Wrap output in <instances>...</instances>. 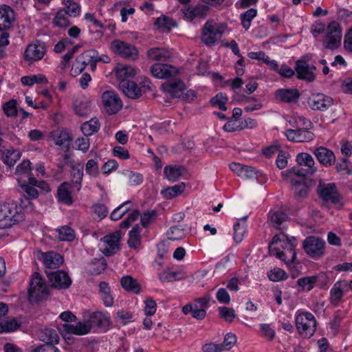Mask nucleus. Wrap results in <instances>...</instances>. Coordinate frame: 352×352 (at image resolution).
I'll return each mask as SVG.
<instances>
[{"mask_svg":"<svg viewBox=\"0 0 352 352\" xmlns=\"http://www.w3.org/2000/svg\"><path fill=\"white\" fill-rule=\"evenodd\" d=\"M84 317H88L86 320L87 322H89L91 329L93 326H96L106 331L108 330L111 324L109 314L102 311H94L91 313L89 311H86L84 314Z\"/></svg>","mask_w":352,"mask_h":352,"instance_id":"nucleus-11","label":"nucleus"},{"mask_svg":"<svg viewBox=\"0 0 352 352\" xmlns=\"http://www.w3.org/2000/svg\"><path fill=\"white\" fill-rule=\"evenodd\" d=\"M2 109L6 116H16L17 115L16 100L14 99L10 100L3 104Z\"/></svg>","mask_w":352,"mask_h":352,"instance_id":"nucleus-54","label":"nucleus"},{"mask_svg":"<svg viewBox=\"0 0 352 352\" xmlns=\"http://www.w3.org/2000/svg\"><path fill=\"white\" fill-rule=\"evenodd\" d=\"M58 238L60 241H72L75 237V232L70 227L65 226L57 229Z\"/></svg>","mask_w":352,"mask_h":352,"instance_id":"nucleus-51","label":"nucleus"},{"mask_svg":"<svg viewBox=\"0 0 352 352\" xmlns=\"http://www.w3.org/2000/svg\"><path fill=\"white\" fill-rule=\"evenodd\" d=\"M42 259L45 266L49 269H56L63 263V256L54 252L42 254Z\"/></svg>","mask_w":352,"mask_h":352,"instance_id":"nucleus-27","label":"nucleus"},{"mask_svg":"<svg viewBox=\"0 0 352 352\" xmlns=\"http://www.w3.org/2000/svg\"><path fill=\"white\" fill-rule=\"evenodd\" d=\"M21 321L14 318H8L0 322V333H10L20 328Z\"/></svg>","mask_w":352,"mask_h":352,"instance_id":"nucleus-39","label":"nucleus"},{"mask_svg":"<svg viewBox=\"0 0 352 352\" xmlns=\"http://www.w3.org/2000/svg\"><path fill=\"white\" fill-rule=\"evenodd\" d=\"M56 145L68 146L72 139L69 134L65 131H54L52 135Z\"/></svg>","mask_w":352,"mask_h":352,"instance_id":"nucleus-46","label":"nucleus"},{"mask_svg":"<svg viewBox=\"0 0 352 352\" xmlns=\"http://www.w3.org/2000/svg\"><path fill=\"white\" fill-rule=\"evenodd\" d=\"M32 352H59V350L53 344H43L34 347Z\"/></svg>","mask_w":352,"mask_h":352,"instance_id":"nucleus-64","label":"nucleus"},{"mask_svg":"<svg viewBox=\"0 0 352 352\" xmlns=\"http://www.w3.org/2000/svg\"><path fill=\"white\" fill-rule=\"evenodd\" d=\"M129 235L127 243L129 248L133 249L138 248L141 243L140 228L139 225H135L129 232Z\"/></svg>","mask_w":352,"mask_h":352,"instance_id":"nucleus-43","label":"nucleus"},{"mask_svg":"<svg viewBox=\"0 0 352 352\" xmlns=\"http://www.w3.org/2000/svg\"><path fill=\"white\" fill-rule=\"evenodd\" d=\"M86 173L93 177H97L99 175L98 161L97 159H91L85 164Z\"/></svg>","mask_w":352,"mask_h":352,"instance_id":"nucleus-53","label":"nucleus"},{"mask_svg":"<svg viewBox=\"0 0 352 352\" xmlns=\"http://www.w3.org/2000/svg\"><path fill=\"white\" fill-rule=\"evenodd\" d=\"M68 16L65 12L60 10L56 13L53 22L58 27H67L70 23Z\"/></svg>","mask_w":352,"mask_h":352,"instance_id":"nucleus-56","label":"nucleus"},{"mask_svg":"<svg viewBox=\"0 0 352 352\" xmlns=\"http://www.w3.org/2000/svg\"><path fill=\"white\" fill-rule=\"evenodd\" d=\"M314 153L319 162L324 166H331L336 161V157L333 151L325 147L317 148Z\"/></svg>","mask_w":352,"mask_h":352,"instance_id":"nucleus-24","label":"nucleus"},{"mask_svg":"<svg viewBox=\"0 0 352 352\" xmlns=\"http://www.w3.org/2000/svg\"><path fill=\"white\" fill-rule=\"evenodd\" d=\"M317 192L319 197L324 203L333 204H338L342 199L334 183H324L320 182L317 186Z\"/></svg>","mask_w":352,"mask_h":352,"instance_id":"nucleus-7","label":"nucleus"},{"mask_svg":"<svg viewBox=\"0 0 352 352\" xmlns=\"http://www.w3.org/2000/svg\"><path fill=\"white\" fill-rule=\"evenodd\" d=\"M209 8L204 5H197L195 6H189L182 10L185 18L192 21L194 19H203L206 16Z\"/></svg>","mask_w":352,"mask_h":352,"instance_id":"nucleus-23","label":"nucleus"},{"mask_svg":"<svg viewBox=\"0 0 352 352\" xmlns=\"http://www.w3.org/2000/svg\"><path fill=\"white\" fill-rule=\"evenodd\" d=\"M17 206L15 203L0 204V229H6L18 222Z\"/></svg>","mask_w":352,"mask_h":352,"instance_id":"nucleus-5","label":"nucleus"},{"mask_svg":"<svg viewBox=\"0 0 352 352\" xmlns=\"http://www.w3.org/2000/svg\"><path fill=\"white\" fill-rule=\"evenodd\" d=\"M307 102L311 109L324 111L333 105V100L323 94H315L308 98Z\"/></svg>","mask_w":352,"mask_h":352,"instance_id":"nucleus-15","label":"nucleus"},{"mask_svg":"<svg viewBox=\"0 0 352 352\" xmlns=\"http://www.w3.org/2000/svg\"><path fill=\"white\" fill-rule=\"evenodd\" d=\"M105 112L109 115L116 114L122 107V102L113 91H106L101 96Z\"/></svg>","mask_w":352,"mask_h":352,"instance_id":"nucleus-9","label":"nucleus"},{"mask_svg":"<svg viewBox=\"0 0 352 352\" xmlns=\"http://www.w3.org/2000/svg\"><path fill=\"white\" fill-rule=\"evenodd\" d=\"M296 326L301 336L309 338L316 331V320L311 313L303 312L296 316Z\"/></svg>","mask_w":352,"mask_h":352,"instance_id":"nucleus-3","label":"nucleus"},{"mask_svg":"<svg viewBox=\"0 0 352 352\" xmlns=\"http://www.w3.org/2000/svg\"><path fill=\"white\" fill-rule=\"evenodd\" d=\"M220 316L228 322H232L236 318L234 310L232 308L221 307L219 308Z\"/></svg>","mask_w":352,"mask_h":352,"instance_id":"nucleus-59","label":"nucleus"},{"mask_svg":"<svg viewBox=\"0 0 352 352\" xmlns=\"http://www.w3.org/2000/svg\"><path fill=\"white\" fill-rule=\"evenodd\" d=\"M285 134L288 140L296 142H309L315 137L311 131L303 129H287Z\"/></svg>","mask_w":352,"mask_h":352,"instance_id":"nucleus-20","label":"nucleus"},{"mask_svg":"<svg viewBox=\"0 0 352 352\" xmlns=\"http://www.w3.org/2000/svg\"><path fill=\"white\" fill-rule=\"evenodd\" d=\"M30 162L29 160H23L19 165L16 166V174L19 177H22L23 179L26 177L28 180V177H33L30 173Z\"/></svg>","mask_w":352,"mask_h":352,"instance_id":"nucleus-48","label":"nucleus"},{"mask_svg":"<svg viewBox=\"0 0 352 352\" xmlns=\"http://www.w3.org/2000/svg\"><path fill=\"white\" fill-rule=\"evenodd\" d=\"M186 186L184 183L175 185L171 187H168L166 189L162 190V194L164 197L168 199H172L181 195L185 190Z\"/></svg>","mask_w":352,"mask_h":352,"instance_id":"nucleus-45","label":"nucleus"},{"mask_svg":"<svg viewBox=\"0 0 352 352\" xmlns=\"http://www.w3.org/2000/svg\"><path fill=\"white\" fill-rule=\"evenodd\" d=\"M280 235H275L272 242L270 243L269 246H272V248H276L275 245L278 244V242L283 241L285 243V246L284 248L291 254V260L292 261H294L296 259V253L295 251V248L296 246V239L295 237L289 238L284 234Z\"/></svg>","mask_w":352,"mask_h":352,"instance_id":"nucleus-19","label":"nucleus"},{"mask_svg":"<svg viewBox=\"0 0 352 352\" xmlns=\"http://www.w3.org/2000/svg\"><path fill=\"white\" fill-rule=\"evenodd\" d=\"M246 219L247 217H243L239 219L234 226V239L237 243H240L243 240L246 232Z\"/></svg>","mask_w":352,"mask_h":352,"instance_id":"nucleus-44","label":"nucleus"},{"mask_svg":"<svg viewBox=\"0 0 352 352\" xmlns=\"http://www.w3.org/2000/svg\"><path fill=\"white\" fill-rule=\"evenodd\" d=\"M48 279L53 287L67 289L72 284V280L68 274L64 271H46Z\"/></svg>","mask_w":352,"mask_h":352,"instance_id":"nucleus-12","label":"nucleus"},{"mask_svg":"<svg viewBox=\"0 0 352 352\" xmlns=\"http://www.w3.org/2000/svg\"><path fill=\"white\" fill-rule=\"evenodd\" d=\"M122 287L127 292L138 294L141 291V286L138 280L131 276H123L120 280Z\"/></svg>","mask_w":352,"mask_h":352,"instance_id":"nucleus-34","label":"nucleus"},{"mask_svg":"<svg viewBox=\"0 0 352 352\" xmlns=\"http://www.w3.org/2000/svg\"><path fill=\"white\" fill-rule=\"evenodd\" d=\"M262 107V104L254 97H250L246 100V104L244 108L246 112H251L259 110Z\"/></svg>","mask_w":352,"mask_h":352,"instance_id":"nucleus-63","label":"nucleus"},{"mask_svg":"<svg viewBox=\"0 0 352 352\" xmlns=\"http://www.w3.org/2000/svg\"><path fill=\"white\" fill-rule=\"evenodd\" d=\"M295 71L297 78L305 80L309 82H313L316 79L314 72L311 71L309 65H305L302 62H296Z\"/></svg>","mask_w":352,"mask_h":352,"instance_id":"nucleus-26","label":"nucleus"},{"mask_svg":"<svg viewBox=\"0 0 352 352\" xmlns=\"http://www.w3.org/2000/svg\"><path fill=\"white\" fill-rule=\"evenodd\" d=\"M150 71L154 77L160 79L175 77L178 74V70L175 67L161 63H155L152 65Z\"/></svg>","mask_w":352,"mask_h":352,"instance_id":"nucleus-17","label":"nucleus"},{"mask_svg":"<svg viewBox=\"0 0 352 352\" xmlns=\"http://www.w3.org/2000/svg\"><path fill=\"white\" fill-rule=\"evenodd\" d=\"M185 168L180 165L166 166L164 168V174L167 179L175 182L184 173Z\"/></svg>","mask_w":352,"mask_h":352,"instance_id":"nucleus-33","label":"nucleus"},{"mask_svg":"<svg viewBox=\"0 0 352 352\" xmlns=\"http://www.w3.org/2000/svg\"><path fill=\"white\" fill-rule=\"evenodd\" d=\"M38 338L45 342V344H54L59 341V336L56 331L53 329L43 328L41 329L37 333Z\"/></svg>","mask_w":352,"mask_h":352,"instance_id":"nucleus-30","label":"nucleus"},{"mask_svg":"<svg viewBox=\"0 0 352 352\" xmlns=\"http://www.w3.org/2000/svg\"><path fill=\"white\" fill-rule=\"evenodd\" d=\"M133 207L131 201L128 200L122 204L118 206L111 214L110 217L113 221L120 219L126 212L131 210Z\"/></svg>","mask_w":352,"mask_h":352,"instance_id":"nucleus-41","label":"nucleus"},{"mask_svg":"<svg viewBox=\"0 0 352 352\" xmlns=\"http://www.w3.org/2000/svg\"><path fill=\"white\" fill-rule=\"evenodd\" d=\"M275 96L284 102H296L300 94L295 89H280L276 91Z\"/></svg>","mask_w":352,"mask_h":352,"instance_id":"nucleus-28","label":"nucleus"},{"mask_svg":"<svg viewBox=\"0 0 352 352\" xmlns=\"http://www.w3.org/2000/svg\"><path fill=\"white\" fill-rule=\"evenodd\" d=\"M228 101V98L222 93L217 94L214 97L210 100V102L213 106L218 107L221 111L227 109L226 104Z\"/></svg>","mask_w":352,"mask_h":352,"instance_id":"nucleus-57","label":"nucleus"},{"mask_svg":"<svg viewBox=\"0 0 352 352\" xmlns=\"http://www.w3.org/2000/svg\"><path fill=\"white\" fill-rule=\"evenodd\" d=\"M296 161L299 166L308 168L309 173H314L316 171V168L314 167V160L309 154L299 153L296 157Z\"/></svg>","mask_w":352,"mask_h":352,"instance_id":"nucleus-40","label":"nucleus"},{"mask_svg":"<svg viewBox=\"0 0 352 352\" xmlns=\"http://www.w3.org/2000/svg\"><path fill=\"white\" fill-rule=\"evenodd\" d=\"M317 276H306L298 279L296 284L298 290L310 291L314 287L318 280Z\"/></svg>","mask_w":352,"mask_h":352,"instance_id":"nucleus-42","label":"nucleus"},{"mask_svg":"<svg viewBox=\"0 0 352 352\" xmlns=\"http://www.w3.org/2000/svg\"><path fill=\"white\" fill-rule=\"evenodd\" d=\"M115 73L120 82L127 81V78H133L137 74V69L128 65L119 64L115 68Z\"/></svg>","mask_w":352,"mask_h":352,"instance_id":"nucleus-31","label":"nucleus"},{"mask_svg":"<svg viewBox=\"0 0 352 352\" xmlns=\"http://www.w3.org/2000/svg\"><path fill=\"white\" fill-rule=\"evenodd\" d=\"M96 51L90 50L85 51L77 56L75 63L73 64L71 72L76 76L80 74L89 65L92 58H96Z\"/></svg>","mask_w":352,"mask_h":352,"instance_id":"nucleus-16","label":"nucleus"},{"mask_svg":"<svg viewBox=\"0 0 352 352\" xmlns=\"http://www.w3.org/2000/svg\"><path fill=\"white\" fill-rule=\"evenodd\" d=\"M155 25L162 29L163 32H169L173 27H175V23L172 19L163 16L157 19Z\"/></svg>","mask_w":352,"mask_h":352,"instance_id":"nucleus-50","label":"nucleus"},{"mask_svg":"<svg viewBox=\"0 0 352 352\" xmlns=\"http://www.w3.org/2000/svg\"><path fill=\"white\" fill-rule=\"evenodd\" d=\"M342 29L340 24L333 21L326 28L325 34L322 41L324 49L335 50L341 45Z\"/></svg>","mask_w":352,"mask_h":352,"instance_id":"nucleus-2","label":"nucleus"},{"mask_svg":"<svg viewBox=\"0 0 352 352\" xmlns=\"http://www.w3.org/2000/svg\"><path fill=\"white\" fill-rule=\"evenodd\" d=\"M72 181L76 186L77 190L81 188V182L83 177V170L76 166H73L71 172Z\"/></svg>","mask_w":352,"mask_h":352,"instance_id":"nucleus-55","label":"nucleus"},{"mask_svg":"<svg viewBox=\"0 0 352 352\" xmlns=\"http://www.w3.org/2000/svg\"><path fill=\"white\" fill-rule=\"evenodd\" d=\"M291 184L294 195L298 198H305L308 193V186L305 181L298 180L295 177H292Z\"/></svg>","mask_w":352,"mask_h":352,"instance_id":"nucleus-37","label":"nucleus"},{"mask_svg":"<svg viewBox=\"0 0 352 352\" xmlns=\"http://www.w3.org/2000/svg\"><path fill=\"white\" fill-rule=\"evenodd\" d=\"M3 163L10 167L13 166L21 158V152L18 149L7 148L0 150Z\"/></svg>","mask_w":352,"mask_h":352,"instance_id":"nucleus-29","label":"nucleus"},{"mask_svg":"<svg viewBox=\"0 0 352 352\" xmlns=\"http://www.w3.org/2000/svg\"><path fill=\"white\" fill-rule=\"evenodd\" d=\"M45 52V43L37 41L26 47L24 53L25 60L30 63L39 60L43 57Z\"/></svg>","mask_w":352,"mask_h":352,"instance_id":"nucleus-14","label":"nucleus"},{"mask_svg":"<svg viewBox=\"0 0 352 352\" xmlns=\"http://www.w3.org/2000/svg\"><path fill=\"white\" fill-rule=\"evenodd\" d=\"M270 218L272 226L278 228L287 219V215L281 211H275L270 213Z\"/></svg>","mask_w":352,"mask_h":352,"instance_id":"nucleus-52","label":"nucleus"},{"mask_svg":"<svg viewBox=\"0 0 352 352\" xmlns=\"http://www.w3.org/2000/svg\"><path fill=\"white\" fill-rule=\"evenodd\" d=\"M100 124L98 119L91 118L90 120L85 122L81 124V131L85 136H90L97 133L100 129Z\"/></svg>","mask_w":352,"mask_h":352,"instance_id":"nucleus-38","label":"nucleus"},{"mask_svg":"<svg viewBox=\"0 0 352 352\" xmlns=\"http://www.w3.org/2000/svg\"><path fill=\"white\" fill-rule=\"evenodd\" d=\"M256 14L257 10L254 8H250L240 15L241 25L245 30L250 28L252 21Z\"/></svg>","mask_w":352,"mask_h":352,"instance_id":"nucleus-47","label":"nucleus"},{"mask_svg":"<svg viewBox=\"0 0 352 352\" xmlns=\"http://www.w3.org/2000/svg\"><path fill=\"white\" fill-rule=\"evenodd\" d=\"M147 57L151 60H162L165 61L168 60L171 54L168 50L162 47H153L149 49L147 52Z\"/></svg>","mask_w":352,"mask_h":352,"instance_id":"nucleus-35","label":"nucleus"},{"mask_svg":"<svg viewBox=\"0 0 352 352\" xmlns=\"http://www.w3.org/2000/svg\"><path fill=\"white\" fill-rule=\"evenodd\" d=\"M325 241L319 237L311 236L307 237L302 243L305 253L314 259H319L324 254Z\"/></svg>","mask_w":352,"mask_h":352,"instance_id":"nucleus-6","label":"nucleus"},{"mask_svg":"<svg viewBox=\"0 0 352 352\" xmlns=\"http://www.w3.org/2000/svg\"><path fill=\"white\" fill-rule=\"evenodd\" d=\"M129 179V183L132 186L139 185L142 181V175L140 173L126 170L123 173Z\"/></svg>","mask_w":352,"mask_h":352,"instance_id":"nucleus-60","label":"nucleus"},{"mask_svg":"<svg viewBox=\"0 0 352 352\" xmlns=\"http://www.w3.org/2000/svg\"><path fill=\"white\" fill-rule=\"evenodd\" d=\"M140 215V213L138 210H133V212L129 214L128 217L120 223V227L124 229L129 228L132 223L138 219Z\"/></svg>","mask_w":352,"mask_h":352,"instance_id":"nucleus-61","label":"nucleus"},{"mask_svg":"<svg viewBox=\"0 0 352 352\" xmlns=\"http://www.w3.org/2000/svg\"><path fill=\"white\" fill-rule=\"evenodd\" d=\"M62 328L65 333L77 336L86 335L91 331L90 325L86 319L84 322H78L76 324H65Z\"/></svg>","mask_w":352,"mask_h":352,"instance_id":"nucleus-21","label":"nucleus"},{"mask_svg":"<svg viewBox=\"0 0 352 352\" xmlns=\"http://www.w3.org/2000/svg\"><path fill=\"white\" fill-rule=\"evenodd\" d=\"M161 87L163 92L171 98L184 97V91L186 90V85L179 79L165 82L162 85Z\"/></svg>","mask_w":352,"mask_h":352,"instance_id":"nucleus-13","label":"nucleus"},{"mask_svg":"<svg viewBox=\"0 0 352 352\" xmlns=\"http://www.w3.org/2000/svg\"><path fill=\"white\" fill-rule=\"evenodd\" d=\"M47 294L48 288L45 282L38 273L34 272L30 281L29 296L39 300L45 297Z\"/></svg>","mask_w":352,"mask_h":352,"instance_id":"nucleus-8","label":"nucleus"},{"mask_svg":"<svg viewBox=\"0 0 352 352\" xmlns=\"http://www.w3.org/2000/svg\"><path fill=\"white\" fill-rule=\"evenodd\" d=\"M347 287L345 286L343 280L334 283L329 292V300L331 305L337 307L342 301L346 293Z\"/></svg>","mask_w":352,"mask_h":352,"instance_id":"nucleus-18","label":"nucleus"},{"mask_svg":"<svg viewBox=\"0 0 352 352\" xmlns=\"http://www.w3.org/2000/svg\"><path fill=\"white\" fill-rule=\"evenodd\" d=\"M14 20L12 9L6 5L0 6V31L9 29Z\"/></svg>","mask_w":352,"mask_h":352,"instance_id":"nucleus-22","label":"nucleus"},{"mask_svg":"<svg viewBox=\"0 0 352 352\" xmlns=\"http://www.w3.org/2000/svg\"><path fill=\"white\" fill-rule=\"evenodd\" d=\"M119 86L123 94L129 98L137 99L141 96V91L135 82L122 81Z\"/></svg>","mask_w":352,"mask_h":352,"instance_id":"nucleus-25","label":"nucleus"},{"mask_svg":"<svg viewBox=\"0 0 352 352\" xmlns=\"http://www.w3.org/2000/svg\"><path fill=\"white\" fill-rule=\"evenodd\" d=\"M226 27V24L208 21L203 28L202 42L208 46H213L221 40Z\"/></svg>","mask_w":352,"mask_h":352,"instance_id":"nucleus-1","label":"nucleus"},{"mask_svg":"<svg viewBox=\"0 0 352 352\" xmlns=\"http://www.w3.org/2000/svg\"><path fill=\"white\" fill-rule=\"evenodd\" d=\"M17 180L27 200L35 199L38 197V190L28 180L23 179L22 177H18Z\"/></svg>","mask_w":352,"mask_h":352,"instance_id":"nucleus-32","label":"nucleus"},{"mask_svg":"<svg viewBox=\"0 0 352 352\" xmlns=\"http://www.w3.org/2000/svg\"><path fill=\"white\" fill-rule=\"evenodd\" d=\"M111 48L114 53L124 59L136 60L139 57L138 48L129 43L120 39H115L111 43Z\"/></svg>","mask_w":352,"mask_h":352,"instance_id":"nucleus-4","label":"nucleus"},{"mask_svg":"<svg viewBox=\"0 0 352 352\" xmlns=\"http://www.w3.org/2000/svg\"><path fill=\"white\" fill-rule=\"evenodd\" d=\"M69 189L70 184L67 182H63L58 188L57 197L60 202L66 205H71L73 203V199Z\"/></svg>","mask_w":352,"mask_h":352,"instance_id":"nucleus-36","label":"nucleus"},{"mask_svg":"<svg viewBox=\"0 0 352 352\" xmlns=\"http://www.w3.org/2000/svg\"><path fill=\"white\" fill-rule=\"evenodd\" d=\"M267 276L270 280L274 282L280 281L287 278L286 272L280 268H274L267 272Z\"/></svg>","mask_w":352,"mask_h":352,"instance_id":"nucleus-58","label":"nucleus"},{"mask_svg":"<svg viewBox=\"0 0 352 352\" xmlns=\"http://www.w3.org/2000/svg\"><path fill=\"white\" fill-rule=\"evenodd\" d=\"M312 174L308 171V168L307 167H293L289 169L288 177L290 179L292 177H295L298 180L305 181V176Z\"/></svg>","mask_w":352,"mask_h":352,"instance_id":"nucleus-49","label":"nucleus"},{"mask_svg":"<svg viewBox=\"0 0 352 352\" xmlns=\"http://www.w3.org/2000/svg\"><path fill=\"white\" fill-rule=\"evenodd\" d=\"M168 239L171 241L179 240L184 236V230L177 226L171 227L167 232Z\"/></svg>","mask_w":352,"mask_h":352,"instance_id":"nucleus-62","label":"nucleus"},{"mask_svg":"<svg viewBox=\"0 0 352 352\" xmlns=\"http://www.w3.org/2000/svg\"><path fill=\"white\" fill-rule=\"evenodd\" d=\"M122 235V232L118 230L103 237L101 240L102 245L100 249L105 256H111L119 250L120 241Z\"/></svg>","mask_w":352,"mask_h":352,"instance_id":"nucleus-10","label":"nucleus"}]
</instances>
